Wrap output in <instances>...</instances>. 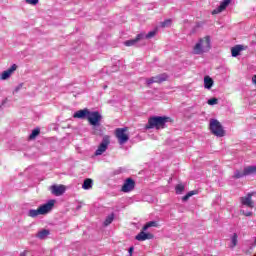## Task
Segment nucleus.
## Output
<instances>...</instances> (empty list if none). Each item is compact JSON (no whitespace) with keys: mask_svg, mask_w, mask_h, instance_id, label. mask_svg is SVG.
Masks as SVG:
<instances>
[{"mask_svg":"<svg viewBox=\"0 0 256 256\" xmlns=\"http://www.w3.org/2000/svg\"><path fill=\"white\" fill-rule=\"evenodd\" d=\"M234 179H241L243 177H246L245 176V170L241 171V170H236L234 172V175H233Z\"/></svg>","mask_w":256,"mask_h":256,"instance_id":"obj_22","label":"nucleus"},{"mask_svg":"<svg viewBox=\"0 0 256 256\" xmlns=\"http://www.w3.org/2000/svg\"><path fill=\"white\" fill-rule=\"evenodd\" d=\"M210 131L216 137H225V130L223 129V125L217 119L210 120Z\"/></svg>","mask_w":256,"mask_h":256,"instance_id":"obj_4","label":"nucleus"},{"mask_svg":"<svg viewBox=\"0 0 256 256\" xmlns=\"http://www.w3.org/2000/svg\"><path fill=\"white\" fill-rule=\"evenodd\" d=\"M22 87H23V84L18 85V86L15 88L14 92H15V93H19V90H20Z\"/></svg>","mask_w":256,"mask_h":256,"instance_id":"obj_34","label":"nucleus"},{"mask_svg":"<svg viewBox=\"0 0 256 256\" xmlns=\"http://www.w3.org/2000/svg\"><path fill=\"white\" fill-rule=\"evenodd\" d=\"M150 227H157V222L150 221L143 226V231H147Z\"/></svg>","mask_w":256,"mask_h":256,"instance_id":"obj_25","label":"nucleus"},{"mask_svg":"<svg viewBox=\"0 0 256 256\" xmlns=\"http://www.w3.org/2000/svg\"><path fill=\"white\" fill-rule=\"evenodd\" d=\"M20 256H26L25 252L21 253Z\"/></svg>","mask_w":256,"mask_h":256,"instance_id":"obj_40","label":"nucleus"},{"mask_svg":"<svg viewBox=\"0 0 256 256\" xmlns=\"http://www.w3.org/2000/svg\"><path fill=\"white\" fill-rule=\"evenodd\" d=\"M90 110L89 109H82L78 110L73 114L74 119H88Z\"/></svg>","mask_w":256,"mask_h":256,"instance_id":"obj_14","label":"nucleus"},{"mask_svg":"<svg viewBox=\"0 0 256 256\" xmlns=\"http://www.w3.org/2000/svg\"><path fill=\"white\" fill-rule=\"evenodd\" d=\"M92 187H93V180H91V178L85 179L82 184V189L89 190Z\"/></svg>","mask_w":256,"mask_h":256,"instance_id":"obj_20","label":"nucleus"},{"mask_svg":"<svg viewBox=\"0 0 256 256\" xmlns=\"http://www.w3.org/2000/svg\"><path fill=\"white\" fill-rule=\"evenodd\" d=\"M29 216H30V217H33V210H30V211H29Z\"/></svg>","mask_w":256,"mask_h":256,"instance_id":"obj_38","label":"nucleus"},{"mask_svg":"<svg viewBox=\"0 0 256 256\" xmlns=\"http://www.w3.org/2000/svg\"><path fill=\"white\" fill-rule=\"evenodd\" d=\"M211 49V38L206 36L198 41V43L193 48L194 55H203V53H207Z\"/></svg>","mask_w":256,"mask_h":256,"instance_id":"obj_2","label":"nucleus"},{"mask_svg":"<svg viewBox=\"0 0 256 256\" xmlns=\"http://www.w3.org/2000/svg\"><path fill=\"white\" fill-rule=\"evenodd\" d=\"M32 139H33V133H31V134L29 135V140L32 141Z\"/></svg>","mask_w":256,"mask_h":256,"instance_id":"obj_37","label":"nucleus"},{"mask_svg":"<svg viewBox=\"0 0 256 256\" xmlns=\"http://www.w3.org/2000/svg\"><path fill=\"white\" fill-rule=\"evenodd\" d=\"M136 241H147V239H153V234L145 233V230H142L138 235L135 236Z\"/></svg>","mask_w":256,"mask_h":256,"instance_id":"obj_16","label":"nucleus"},{"mask_svg":"<svg viewBox=\"0 0 256 256\" xmlns=\"http://www.w3.org/2000/svg\"><path fill=\"white\" fill-rule=\"evenodd\" d=\"M49 233V230H41L36 234V237H38V239H47V237H49Z\"/></svg>","mask_w":256,"mask_h":256,"instance_id":"obj_21","label":"nucleus"},{"mask_svg":"<svg viewBox=\"0 0 256 256\" xmlns=\"http://www.w3.org/2000/svg\"><path fill=\"white\" fill-rule=\"evenodd\" d=\"M163 81H167V74H160L158 76L148 78L146 83L147 85H153V83H163Z\"/></svg>","mask_w":256,"mask_h":256,"instance_id":"obj_10","label":"nucleus"},{"mask_svg":"<svg viewBox=\"0 0 256 256\" xmlns=\"http://www.w3.org/2000/svg\"><path fill=\"white\" fill-rule=\"evenodd\" d=\"M40 133H41V129L40 128H35L33 130V139H35V137H37Z\"/></svg>","mask_w":256,"mask_h":256,"instance_id":"obj_29","label":"nucleus"},{"mask_svg":"<svg viewBox=\"0 0 256 256\" xmlns=\"http://www.w3.org/2000/svg\"><path fill=\"white\" fill-rule=\"evenodd\" d=\"M50 191L52 195H55V197H61L63 193H65V186L63 185H52L50 187Z\"/></svg>","mask_w":256,"mask_h":256,"instance_id":"obj_11","label":"nucleus"},{"mask_svg":"<svg viewBox=\"0 0 256 256\" xmlns=\"http://www.w3.org/2000/svg\"><path fill=\"white\" fill-rule=\"evenodd\" d=\"M171 25V20H165L161 23V27H169Z\"/></svg>","mask_w":256,"mask_h":256,"instance_id":"obj_31","label":"nucleus"},{"mask_svg":"<svg viewBox=\"0 0 256 256\" xmlns=\"http://www.w3.org/2000/svg\"><path fill=\"white\" fill-rule=\"evenodd\" d=\"M236 245H237V234H233L231 247H235Z\"/></svg>","mask_w":256,"mask_h":256,"instance_id":"obj_30","label":"nucleus"},{"mask_svg":"<svg viewBox=\"0 0 256 256\" xmlns=\"http://www.w3.org/2000/svg\"><path fill=\"white\" fill-rule=\"evenodd\" d=\"M252 83H254V85H256V75H254V76L252 77Z\"/></svg>","mask_w":256,"mask_h":256,"instance_id":"obj_35","label":"nucleus"},{"mask_svg":"<svg viewBox=\"0 0 256 256\" xmlns=\"http://www.w3.org/2000/svg\"><path fill=\"white\" fill-rule=\"evenodd\" d=\"M241 51H245V46L243 45H236L231 48L232 57H239L241 55Z\"/></svg>","mask_w":256,"mask_h":256,"instance_id":"obj_17","label":"nucleus"},{"mask_svg":"<svg viewBox=\"0 0 256 256\" xmlns=\"http://www.w3.org/2000/svg\"><path fill=\"white\" fill-rule=\"evenodd\" d=\"M133 189H135V180H133L132 178H127L122 185V193H131Z\"/></svg>","mask_w":256,"mask_h":256,"instance_id":"obj_9","label":"nucleus"},{"mask_svg":"<svg viewBox=\"0 0 256 256\" xmlns=\"http://www.w3.org/2000/svg\"><path fill=\"white\" fill-rule=\"evenodd\" d=\"M39 3V0H33V5H37Z\"/></svg>","mask_w":256,"mask_h":256,"instance_id":"obj_39","label":"nucleus"},{"mask_svg":"<svg viewBox=\"0 0 256 256\" xmlns=\"http://www.w3.org/2000/svg\"><path fill=\"white\" fill-rule=\"evenodd\" d=\"M133 251H135V247H130L129 249H128V253H129V255L128 256H133Z\"/></svg>","mask_w":256,"mask_h":256,"instance_id":"obj_32","label":"nucleus"},{"mask_svg":"<svg viewBox=\"0 0 256 256\" xmlns=\"http://www.w3.org/2000/svg\"><path fill=\"white\" fill-rule=\"evenodd\" d=\"M88 122L90 125L94 126V133L97 134V128L101 125L103 120V115L99 111H90L88 114Z\"/></svg>","mask_w":256,"mask_h":256,"instance_id":"obj_3","label":"nucleus"},{"mask_svg":"<svg viewBox=\"0 0 256 256\" xmlns=\"http://www.w3.org/2000/svg\"><path fill=\"white\" fill-rule=\"evenodd\" d=\"M143 39H145V34H138L136 38L125 41L124 45L126 47H133L137 45L138 41H143Z\"/></svg>","mask_w":256,"mask_h":256,"instance_id":"obj_12","label":"nucleus"},{"mask_svg":"<svg viewBox=\"0 0 256 256\" xmlns=\"http://www.w3.org/2000/svg\"><path fill=\"white\" fill-rule=\"evenodd\" d=\"M253 197V193H248L246 196L240 198V203L243 207H248L249 209H253L255 207V202L251 199Z\"/></svg>","mask_w":256,"mask_h":256,"instance_id":"obj_8","label":"nucleus"},{"mask_svg":"<svg viewBox=\"0 0 256 256\" xmlns=\"http://www.w3.org/2000/svg\"><path fill=\"white\" fill-rule=\"evenodd\" d=\"M169 121V117L153 116L148 119L146 129H165V125Z\"/></svg>","mask_w":256,"mask_h":256,"instance_id":"obj_1","label":"nucleus"},{"mask_svg":"<svg viewBox=\"0 0 256 256\" xmlns=\"http://www.w3.org/2000/svg\"><path fill=\"white\" fill-rule=\"evenodd\" d=\"M231 3V0H224L220 3V5L212 11V15H218V13H222L227 9V6Z\"/></svg>","mask_w":256,"mask_h":256,"instance_id":"obj_15","label":"nucleus"},{"mask_svg":"<svg viewBox=\"0 0 256 256\" xmlns=\"http://www.w3.org/2000/svg\"><path fill=\"white\" fill-rule=\"evenodd\" d=\"M111 144V138L109 136H104L98 148L96 149L94 155L99 157V155H103L107 149H109V145Z\"/></svg>","mask_w":256,"mask_h":256,"instance_id":"obj_6","label":"nucleus"},{"mask_svg":"<svg viewBox=\"0 0 256 256\" xmlns=\"http://www.w3.org/2000/svg\"><path fill=\"white\" fill-rule=\"evenodd\" d=\"M175 190H176L177 195H181V193H183V191H185V185L178 184V185H176Z\"/></svg>","mask_w":256,"mask_h":256,"instance_id":"obj_24","label":"nucleus"},{"mask_svg":"<svg viewBox=\"0 0 256 256\" xmlns=\"http://www.w3.org/2000/svg\"><path fill=\"white\" fill-rule=\"evenodd\" d=\"M17 71V66L16 64H13L10 68H8L6 71L2 72L0 79L5 81L6 79H9L13 73Z\"/></svg>","mask_w":256,"mask_h":256,"instance_id":"obj_13","label":"nucleus"},{"mask_svg":"<svg viewBox=\"0 0 256 256\" xmlns=\"http://www.w3.org/2000/svg\"><path fill=\"white\" fill-rule=\"evenodd\" d=\"M127 133V128H117L115 130V136L118 139L120 145H125L129 141V135Z\"/></svg>","mask_w":256,"mask_h":256,"instance_id":"obj_7","label":"nucleus"},{"mask_svg":"<svg viewBox=\"0 0 256 256\" xmlns=\"http://www.w3.org/2000/svg\"><path fill=\"white\" fill-rule=\"evenodd\" d=\"M55 207V200H49L47 203L41 205L37 210H33V217H37V215H47V213H51Z\"/></svg>","mask_w":256,"mask_h":256,"instance_id":"obj_5","label":"nucleus"},{"mask_svg":"<svg viewBox=\"0 0 256 256\" xmlns=\"http://www.w3.org/2000/svg\"><path fill=\"white\" fill-rule=\"evenodd\" d=\"M217 103H219L217 98H211L208 100V105H217Z\"/></svg>","mask_w":256,"mask_h":256,"instance_id":"obj_28","label":"nucleus"},{"mask_svg":"<svg viewBox=\"0 0 256 256\" xmlns=\"http://www.w3.org/2000/svg\"><path fill=\"white\" fill-rule=\"evenodd\" d=\"M256 173V166H247L244 168V175H255Z\"/></svg>","mask_w":256,"mask_h":256,"instance_id":"obj_19","label":"nucleus"},{"mask_svg":"<svg viewBox=\"0 0 256 256\" xmlns=\"http://www.w3.org/2000/svg\"><path fill=\"white\" fill-rule=\"evenodd\" d=\"M213 78L209 77V76H205L204 77V87L205 89H211V87H213Z\"/></svg>","mask_w":256,"mask_h":256,"instance_id":"obj_18","label":"nucleus"},{"mask_svg":"<svg viewBox=\"0 0 256 256\" xmlns=\"http://www.w3.org/2000/svg\"><path fill=\"white\" fill-rule=\"evenodd\" d=\"M243 215H245V217H251V215H253V212H245L242 211Z\"/></svg>","mask_w":256,"mask_h":256,"instance_id":"obj_33","label":"nucleus"},{"mask_svg":"<svg viewBox=\"0 0 256 256\" xmlns=\"http://www.w3.org/2000/svg\"><path fill=\"white\" fill-rule=\"evenodd\" d=\"M26 3H28L29 5H33V0H26Z\"/></svg>","mask_w":256,"mask_h":256,"instance_id":"obj_36","label":"nucleus"},{"mask_svg":"<svg viewBox=\"0 0 256 256\" xmlns=\"http://www.w3.org/2000/svg\"><path fill=\"white\" fill-rule=\"evenodd\" d=\"M195 191H190L188 192L185 196H183L182 201H188L189 197H193V195H195Z\"/></svg>","mask_w":256,"mask_h":256,"instance_id":"obj_27","label":"nucleus"},{"mask_svg":"<svg viewBox=\"0 0 256 256\" xmlns=\"http://www.w3.org/2000/svg\"><path fill=\"white\" fill-rule=\"evenodd\" d=\"M157 34V31L153 30L144 35V39H153V36Z\"/></svg>","mask_w":256,"mask_h":256,"instance_id":"obj_26","label":"nucleus"},{"mask_svg":"<svg viewBox=\"0 0 256 256\" xmlns=\"http://www.w3.org/2000/svg\"><path fill=\"white\" fill-rule=\"evenodd\" d=\"M113 219H115V214L108 215L104 221L105 227H107V225H111L113 223Z\"/></svg>","mask_w":256,"mask_h":256,"instance_id":"obj_23","label":"nucleus"}]
</instances>
